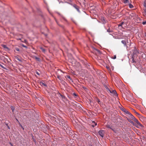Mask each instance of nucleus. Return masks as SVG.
Here are the masks:
<instances>
[{
    "mask_svg": "<svg viewBox=\"0 0 146 146\" xmlns=\"http://www.w3.org/2000/svg\"><path fill=\"white\" fill-rule=\"evenodd\" d=\"M139 53L138 51L136 49H135L133 52V56H132V61L133 62H135L134 60V57H135V55H137V54Z\"/></svg>",
    "mask_w": 146,
    "mask_h": 146,
    "instance_id": "1",
    "label": "nucleus"
},
{
    "mask_svg": "<svg viewBox=\"0 0 146 146\" xmlns=\"http://www.w3.org/2000/svg\"><path fill=\"white\" fill-rule=\"evenodd\" d=\"M104 133L105 131L103 130H100L98 131V133L99 135L102 137H103Z\"/></svg>",
    "mask_w": 146,
    "mask_h": 146,
    "instance_id": "2",
    "label": "nucleus"
},
{
    "mask_svg": "<svg viewBox=\"0 0 146 146\" xmlns=\"http://www.w3.org/2000/svg\"><path fill=\"white\" fill-rule=\"evenodd\" d=\"M60 123L62 124V126H63L64 127H66V124L65 123L63 119H61L60 120V122H59Z\"/></svg>",
    "mask_w": 146,
    "mask_h": 146,
    "instance_id": "3",
    "label": "nucleus"
},
{
    "mask_svg": "<svg viewBox=\"0 0 146 146\" xmlns=\"http://www.w3.org/2000/svg\"><path fill=\"white\" fill-rule=\"evenodd\" d=\"M72 6L78 12H80L79 7H78V6L77 5L75 4H73L72 5Z\"/></svg>",
    "mask_w": 146,
    "mask_h": 146,
    "instance_id": "4",
    "label": "nucleus"
},
{
    "mask_svg": "<svg viewBox=\"0 0 146 146\" xmlns=\"http://www.w3.org/2000/svg\"><path fill=\"white\" fill-rule=\"evenodd\" d=\"M58 95L59 97H60L63 99H64L65 100L66 99V98L65 96L62 95L59 92H58Z\"/></svg>",
    "mask_w": 146,
    "mask_h": 146,
    "instance_id": "5",
    "label": "nucleus"
},
{
    "mask_svg": "<svg viewBox=\"0 0 146 146\" xmlns=\"http://www.w3.org/2000/svg\"><path fill=\"white\" fill-rule=\"evenodd\" d=\"M135 122L139 125L140 126H142V125L138 121V120L137 119L135 118V119H134L133 120Z\"/></svg>",
    "mask_w": 146,
    "mask_h": 146,
    "instance_id": "6",
    "label": "nucleus"
},
{
    "mask_svg": "<svg viewBox=\"0 0 146 146\" xmlns=\"http://www.w3.org/2000/svg\"><path fill=\"white\" fill-rule=\"evenodd\" d=\"M122 110L124 111L125 113L126 114L129 115L131 114V113L129 112V111H127L126 109H123Z\"/></svg>",
    "mask_w": 146,
    "mask_h": 146,
    "instance_id": "7",
    "label": "nucleus"
},
{
    "mask_svg": "<svg viewBox=\"0 0 146 146\" xmlns=\"http://www.w3.org/2000/svg\"><path fill=\"white\" fill-rule=\"evenodd\" d=\"M124 4L129 3H130V0H122Z\"/></svg>",
    "mask_w": 146,
    "mask_h": 146,
    "instance_id": "8",
    "label": "nucleus"
},
{
    "mask_svg": "<svg viewBox=\"0 0 146 146\" xmlns=\"http://www.w3.org/2000/svg\"><path fill=\"white\" fill-rule=\"evenodd\" d=\"M121 43L123 44L124 46L125 47H127L126 41L125 40H122L121 41Z\"/></svg>",
    "mask_w": 146,
    "mask_h": 146,
    "instance_id": "9",
    "label": "nucleus"
},
{
    "mask_svg": "<svg viewBox=\"0 0 146 146\" xmlns=\"http://www.w3.org/2000/svg\"><path fill=\"white\" fill-rule=\"evenodd\" d=\"M95 100L96 102H98L99 104H101L102 102L100 101V100L98 98H96Z\"/></svg>",
    "mask_w": 146,
    "mask_h": 146,
    "instance_id": "10",
    "label": "nucleus"
},
{
    "mask_svg": "<svg viewBox=\"0 0 146 146\" xmlns=\"http://www.w3.org/2000/svg\"><path fill=\"white\" fill-rule=\"evenodd\" d=\"M129 115L130 118L133 120L135 117L131 113V114H130Z\"/></svg>",
    "mask_w": 146,
    "mask_h": 146,
    "instance_id": "11",
    "label": "nucleus"
},
{
    "mask_svg": "<svg viewBox=\"0 0 146 146\" xmlns=\"http://www.w3.org/2000/svg\"><path fill=\"white\" fill-rule=\"evenodd\" d=\"M127 120H128V121L130 123H131L133 124V125H135L134 123L130 119H127Z\"/></svg>",
    "mask_w": 146,
    "mask_h": 146,
    "instance_id": "12",
    "label": "nucleus"
},
{
    "mask_svg": "<svg viewBox=\"0 0 146 146\" xmlns=\"http://www.w3.org/2000/svg\"><path fill=\"white\" fill-rule=\"evenodd\" d=\"M40 84L41 85H43L44 86L47 87V85L45 84V83H44L42 82H40Z\"/></svg>",
    "mask_w": 146,
    "mask_h": 146,
    "instance_id": "13",
    "label": "nucleus"
},
{
    "mask_svg": "<svg viewBox=\"0 0 146 146\" xmlns=\"http://www.w3.org/2000/svg\"><path fill=\"white\" fill-rule=\"evenodd\" d=\"M123 23H124V22H121L120 23L118 24V27H121L122 28V25L123 24Z\"/></svg>",
    "mask_w": 146,
    "mask_h": 146,
    "instance_id": "14",
    "label": "nucleus"
},
{
    "mask_svg": "<svg viewBox=\"0 0 146 146\" xmlns=\"http://www.w3.org/2000/svg\"><path fill=\"white\" fill-rule=\"evenodd\" d=\"M129 5V7L130 8H132L133 7V6L130 3H130H128Z\"/></svg>",
    "mask_w": 146,
    "mask_h": 146,
    "instance_id": "15",
    "label": "nucleus"
},
{
    "mask_svg": "<svg viewBox=\"0 0 146 146\" xmlns=\"http://www.w3.org/2000/svg\"><path fill=\"white\" fill-rule=\"evenodd\" d=\"M65 77L66 78H68L70 80L72 81V78H70V76H69L67 75Z\"/></svg>",
    "mask_w": 146,
    "mask_h": 146,
    "instance_id": "16",
    "label": "nucleus"
},
{
    "mask_svg": "<svg viewBox=\"0 0 146 146\" xmlns=\"http://www.w3.org/2000/svg\"><path fill=\"white\" fill-rule=\"evenodd\" d=\"M32 139H33V141L35 143H36V140L35 139L33 135H32Z\"/></svg>",
    "mask_w": 146,
    "mask_h": 146,
    "instance_id": "17",
    "label": "nucleus"
},
{
    "mask_svg": "<svg viewBox=\"0 0 146 146\" xmlns=\"http://www.w3.org/2000/svg\"><path fill=\"white\" fill-rule=\"evenodd\" d=\"M35 59L36 60L39 62L40 61V59L39 58H38L36 56H35Z\"/></svg>",
    "mask_w": 146,
    "mask_h": 146,
    "instance_id": "18",
    "label": "nucleus"
},
{
    "mask_svg": "<svg viewBox=\"0 0 146 146\" xmlns=\"http://www.w3.org/2000/svg\"><path fill=\"white\" fill-rule=\"evenodd\" d=\"M61 81V83L63 85H65V84H66V82L63 81V80H61V81Z\"/></svg>",
    "mask_w": 146,
    "mask_h": 146,
    "instance_id": "19",
    "label": "nucleus"
},
{
    "mask_svg": "<svg viewBox=\"0 0 146 146\" xmlns=\"http://www.w3.org/2000/svg\"><path fill=\"white\" fill-rule=\"evenodd\" d=\"M40 49L42 50V51L44 52H45V49L43 47H40Z\"/></svg>",
    "mask_w": 146,
    "mask_h": 146,
    "instance_id": "20",
    "label": "nucleus"
},
{
    "mask_svg": "<svg viewBox=\"0 0 146 146\" xmlns=\"http://www.w3.org/2000/svg\"><path fill=\"white\" fill-rule=\"evenodd\" d=\"M0 66L3 69H4L6 70H7V69L6 68H5L4 66H3L2 64H0Z\"/></svg>",
    "mask_w": 146,
    "mask_h": 146,
    "instance_id": "21",
    "label": "nucleus"
},
{
    "mask_svg": "<svg viewBox=\"0 0 146 146\" xmlns=\"http://www.w3.org/2000/svg\"><path fill=\"white\" fill-rule=\"evenodd\" d=\"M95 50L97 51V52L99 54H101V51L97 49H95Z\"/></svg>",
    "mask_w": 146,
    "mask_h": 146,
    "instance_id": "22",
    "label": "nucleus"
},
{
    "mask_svg": "<svg viewBox=\"0 0 146 146\" xmlns=\"http://www.w3.org/2000/svg\"><path fill=\"white\" fill-rule=\"evenodd\" d=\"M107 32H108V33H111L112 32V31L111 29H110V28H109L107 30Z\"/></svg>",
    "mask_w": 146,
    "mask_h": 146,
    "instance_id": "23",
    "label": "nucleus"
},
{
    "mask_svg": "<svg viewBox=\"0 0 146 146\" xmlns=\"http://www.w3.org/2000/svg\"><path fill=\"white\" fill-rule=\"evenodd\" d=\"M102 22L104 24L105 23H106V21L104 18L103 17L102 18Z\"/></svg>",
    "mask_w": 146,
    "mask_h": 146,
    "instance_id": "24",
    "label": "nucleus"
},
{
    "mask_svg": "<svg viewBox=\"0 0 146 146\" xmlns=\"http://www.w3.org/2000/svg\"><path fill=\"white\" fill-rule=\"evenodd\" d=\"M2 46L5 48L8 49V48L5 45L3 44Z\"/></svg>",
    "mask_w": 146,
    "mask_h": 146,
    "instance_id": "25",
    "label": "nucleus"
},
{
    "mask_svg": "<svg viewBox=\"0 0 146 146\" xmlns=\"http://www.w3.org/2000/svg\"><path fill=\"white\" fill-rule=\"evenodd\" d=\"M11 110L13 112L15 110V108H14L12 106H11Z\"/></svg>",
    "mask_w": 146,
    "mask_h": 146,
    "instance_id": "26",
    "label": "nucleus"
},
{
    "mask_svg": "<svg viewBox=\"0 0 146 146\" xmlns=\"http://www.w3.org/2000/svg\"><path fill=\"white\" fill-rule=\"evenodd\" d=\"M57 78H58L59 80H60V81H61V78H60V76L59 75H57Z\"/></svg>",
    "mask_w": 146,
    "mask_h": 146,
    "instance_id": "27",
    "label": "nucleus"
},
{
    "mask_svg": "<svg viewBox=\"0 0 146 146\" xmlns=\"http://www.w3.org/2000/svg\"><path fill=\"white\" fill-rule=\"evenodd\" d=\"M106 88L107 89V90L108 91H110V93H112V92H111V91H110V90L108 88H107V86L106 87Z\"/></svg>",
    "mask_w": 146,
    "mask_h": 146,
    "instance_id": "28",
    "label": "nucleus"
},
{
    "mask_svg": "<svg viewBox=\"0 0 146 146\" xmlns=\"http://www.w3.org/2000/svg\"><path fill=\"white\" fill-rule=\"evenodd\" d=\"M58 14L60 15L61 16V17L62 18H63V19H64V20H66V19H65V18H64V17H63L62 15H60V14L59 13H58Z\"/></svg>",
    "mask_w": 146,
    "mask_h": 146,
    "instance_id": "29",
    "label": "nucleus"
},
{
    "mask_svg": "<svg viewBox=\"0 0 146 146\" xmlns=\"http://www.w3.org/2000/svg\"><path fill=\"white\" fill-rule=\"evenodd\" d=\"M116 56L115 55L112 58L113 59H116Z\"/></svg>",
    "mask_w": 146,
    "mask_h": 146,
    "instance_id": "30",
    "label": "nucleus"
},
{
    "mask_svg": "<svg viewBox=\"0 0 146 146\" xmlns=\"http://www.w3.org/2000/svg\"><path fill=\"white\" fill-rule=\"evenodd\" d=\"M15 50H17V51H19V49L18 48H15Z\"/></svg>",
    "mask_w": 146,
    "mask_h": 146,
    "instance_id": "31",
    "label": "nucleus"
},
{
    "mask_svg": "<svg viewBox=\"0 0 146 146\" xmlns=\"http://www.w3.org/2000/svg\"><path fill=\"white\" fill-rule=\"evenodd\" d=\"M144 6L146 8V2H145L144 3Z\"/></svg>",
    "mask_w": 146,
    "mask_h": 146,
    "instance_id": "32",
    "label": "nucleus"
},
{
    "mask_svg": "<svg viewBox=\"0 0 146 146\" xmlns=\"http://www.w3.org/2000/svg\"><path fill=\"white\" fill-rule=\"evenodd\" d=\"M146 23V21H143L142 23V24L143 25H145Z\"/></svg>",
    "mask_w": 146,
    "mask_h": 146,
    "instance_id": "33",
    "label": "nucleus"
},
{
    "mask_svg": "<svg viewBox=\"0 0 146 146\" xmlns=\"http://www.w3.org/2000/svg\"><path fill=\"white\" fill-rule=\"evenodd\" d=\"M107 127L108 128H109L110 129H111V128L110 126L109 125H107Z\"/></svg>",
    "mask_w": 146,
    "mask_h": 146,
    "instance_id": "34",
    "label": "nucleus"
},
{
    "mask_svg": "<svg viewBox=\"0 0 146 146\" xmlns=\"http://www.w3.org/2000/svg\"><path fill=\"white\" fill-rule=\"evenodd\" d=\"M144 12H145V15H146V8L144 10Z\"/></svg>",
    "mask_w": 146,
    "mask_h": 146,
    "instance_id": "35",
    "label": "nucleus"
},
{
    "mask_svg": "<svg viewBox=\"0 0 146 146\" xmlns=\"http://www.w3.org/2000/svg\"><path fill=\"white\" fill-rule=\"evenodd\" d=\"M113 92L115 94H116L117 95V94L116 93V92L115 90H113Z\"/></svg>",
    "mask_w": 146,
    "mask_h": 146,
    "instance_id": "36",
    "label": "nucleus"
},
{
    "mask_svg": "<svg viewBox=\"0 0 146 146\" xmlns=\"http://www.w3.org/2000/svg\"><path fill=\"white\" fill-rule=\"evenodd\" d=\"M133 110V111L135 113H136L137 114L139 115V114L138 113H137L135 110Z\"/></svg>",
    "mask_w": 146,
    "mask_h": 146,
    "instance_id": "37",
    "label": "nucleus"
},
{
    "mask_svg": "<svg viewBox=\"0 0 146 146\" xmlns=\"http://www.w3.org/2000/svg\"><path fill=\"white\" fill-rule=\"evenodd\" d=\"M36 73L38 75H40V74L38 72H36Z\"/></svg>",
    "mask_w": 146,
    "mask_h": 146,
    "instance_id": "38",
    "label": "nucleus"
},
{
    "mask_svg": "<svg viewBox=\"0 0 146 146\" xmlns=\"http://www.w3.org/2000/svg\"><path fill=\"white\" fill-rule=\"evenodd\" d=\"M73 95L75 96H77V95L75 93H73Z\"/></svg>",
    "mask_w": 146,
    "mask_h": 146,
    "instance_id": "39",
    "label": "nucleus"
},
{
    "mask_svg": "<svg viewBox=\"0 0 146 146\" xmlns=\"http://www.w3.org/2000/svg\"><path fill=\"white\" fill-rule=\"evenodd\" d=\"M16 58L18 60H19V61H21V60H20L19 58L18 57H17Z\"/></svg>",
    "mask_w": 146,
    "mask_h": 146,
    "instance_id": "40",
    "label": "nucleus"
},
{
    "mask_svg": "<svg viewBox=\"0 0 146 146\" xmlns=\"http://www.w3.org/2000/svg\"><path fill=\"white\" fill-rule=\"evenodd\" d=\"M92 122H93V123H94V124H95V126H96V125H97V123H96L94 121H92Z\"/></svg>",
    "mask_w": 146,
    "mask_h": 146,
    "instance_id": "41",
    "label": "nucleus"
},
{
    "mask_svg": "<svg viewBox=\"0 0 146 146\" xmlns=\"http://www.w3.org/2000/svg\"><path fill=\"white\" fill-rule=\"evenodd\" d=\"M22 46L24 47H25V48H26L27 47L26 46H25L23 44L22 45Z\"/></svg>",
    "mask_w": 146,
    "mask_h": 146,
    "instance_id": "42",
    "label": "nucleus"
},
{
    "mask_svg": "<svg viewBox=\"0 0 146 146\" xmlns=\"http://www.w3.org/2000/svg\"><path fill=\"white\" fill-rule=\"evenodd\" d=\"M21 128L23 129H24V128H23V127L21 125Z\"/></svg>",
    "mask_w": 146,
    "mask_h": 146,
    "instance_id": "43",
    "label": "nucleus"
},
{
    "mask_svg": "<svg viewBox=\"0 0 146 146\" xmlns=\"http://www.w3.org/2000/svg\"><path fill=\"white\" fill-rule=\"evenodd\" d=\"M7 126V127H8V128L9 129H10V127H9V126Z\"/></svg>",
    "mask_w": 146,
    "mask_h": 146,
    "instance_id": "44",
    "label": "nucleus"
},
{
    "mask_svg": "<svg viewBox=\"0 0 146 146\" xmlns=\"http://www.w3.org/2000/svg\"><path fill=\"white\" fill-rule=\"evenodd\" d=\"M111 129H112L113 131H114V129L111 128Z\"/></svg>",
    "mask_w": 146,
    "mask_h": 146,
    "instance_id": "45",
    "label": "nucleus"
},
{
    "mask_svg": "<svg viewBox=\"0 0 146 146\" xmlns=\"http://www.w3.org/2000/svg\"><path fill=\"white\" fill-rule=\"evenodd\" d=\"M89 146H92V145H89Z\"/></svg>",
    "mask_w": 146,
    "mask_h": 146,
    "instance_id": "46",
    "label": "nucleus"
},
{
    "mask_svg": "<svg viewBox=\"0 0 146 146\" xmlns=\"http://www.w3.org/2000/svg\"><path fill=\"white\" fill-rule=\"evenodd\" d=\"M92 126L93 127H94L95 126L94 125H92Z\"/></svg>",
    "mask_w": 146,
    "mask_h": 146,
    "instance_id": "47",
    "label": "nucleus"
},
{
    "mask_svg": "<svg viewBox=\"0 0 146 146\" xmlns=\"http://www.w3.org/2000/svg\"><path fill=\"white\" fill-rule=\"evenodd\" d=\"M10 144H11V145L12 146H13V145H12V144L10 143Z\"/></svg>",
    "mask_w": 146,
    "mask_h": 146,
    "instance_id": "48",
    "label": "nucleus"
},
{
    "mask_svg": "<svg viewBox=\"0 0 146 146\" xmlns=\"http://www.w3.org/2000/svg\"><path fill=\"white\" fill-rule=\"evenodd\" d=\"M145 37H146V33L145 34Z\"/></svg>",
    "mask_w": 146,
    "mask_h": 146,
    "instance_id": "49",
    "label": "nucleus"
},
{
    "mask_svg": "<svg viewBox=\"0 0 146 146\" xmlns=\"http://www.w3.org/2000/svg\"><path fill=\"white\" fill-rule=\"evenodd\" d=\"M6 125L7 126H8L7 124Z\"/></svg>",
    "mask_w": 146,
    "mask_h": 146,
    "instance_id": "50",
    "label": "nucleus"
},
{
    "mask_svg": "<svg viewBox=\"0 0 146 146\" xmlns=\"http://www.w3.org/2000/svg\"><path fill=\"white\" fill-rule=\"evenodd\" d=\"M45 35L46 36L47 35V34H45Z\"/></svg>",
    "mask_w": 146,
    "mask_h": 146,
    "instance_id": "51",
    "label": "nucleus"
},
{
    "mask_svg": "<svg viewBox=\"0 0 146 146\" xmlns=\"http://www.w3.org/2000/svg\"><path fill=\"white\" fill-rule=\"evenodd\" d=\"M16 120H17V121H18V120L17 119H16Z\"/></svg>",
    "mask_w": 146,
    "mask_h": 146,
    "instance_id": "52",
    "label": "nucleus"
},
{
    "mask_svg": "<svg viewBox=\"0 0 146 146\" xmlns=\"http://www.w3.org/2000/svg\"><path fill=\"white\" fill-rule=\"evenodd\" d=\"M44 127L46 126H46L44 125Z\"/></svg>",
    "mask_w": 146,
    "mask_h": 146,
    "instance_id": "53",
    "label": "nucleus"
},
{
    "mask_svg": "<svg viewBox=\"0 0 146 146\" xmlns=\"http://www.w3.org/2000/svg\"><path fill=\"white\" fill-rule=\"evenodd\" d=\"M128 40H127V42H128Z\"/></svg>",
    "mask_w": 146,
    "mask_h": 146,
    "instance_id": "54",
    "label": "nucleus"
}]
</instances>
